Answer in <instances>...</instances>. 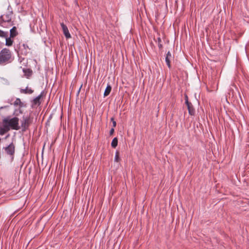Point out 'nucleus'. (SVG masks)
Listing matches in <instances>:
<instances>
[{
  "label": "nucleus",
  "instance_id": "6e6552de",
  "mask_svg": "<svg viewBox=\"0 0 249 249\" xmlns=\"http://www.w3.org/2000/svg\"><path fill=\"white\" fill-rule=\"evenodd\" d=\"M172 58H173V57H172V55L171 53L170 52V51H168L167 52L166 57H165V62H166V63L169 69H170L171 67L170 63H171V60L172 59Z\"/></svg>",
  "mask_w": 249,
  "mask_h": 249
},
{
  "label": "nucleus",
  "instance_id": "f8f14e48",
  "mask_svg": "<svg viewBox=\"0 0 249 249\" xmlns=\"http://www.w3.org/2000/svg\"><path fill=\"white\" fill-rule=\"evenodd\" d=\"M15 106H19L20 107H23V104L21 102L19 98H17L14 103Z\"/></svg>",
  "mask_w": 249,
  "mask_h": 249
},
{
  "label": "nucleus",
  "instance_id": "0eeeda50",
  "mask_svg": "<svg viewBox=\"0 0 249 249\" xmlns=\"http://www.w3.org/2000/svg\"><path fill=\"white\" fill-rule=\"evenodd\" d=\"M2 22H0V24L3 26V22H10L11 20L10 15L9 14H4L1 16Z\"/></svg>",
  "mask_w": 249,
  "mask_h": 249
},
{
  "label": "nucleus",
  "instance_id": "f257e3e1",
  "mask_svg": "<svg viewBox=\"0 0 249 249\" xmlns=\"http://www.w3.org/2000/svg\"><path fill=\"white\" fill-rule=\"evenodd\" d=\"M19 119L15 117L11 118L10 116L4 118L1 124H0V135H2L10 130H18L20 127L19 124Z\"/></svg>",
  "mask_w": 249,
  "mask_h": 249
},
{
  "label": "nucleus",
  "instance_id": "f3484780",
  "mask_svg": "<svg viewBox=\"0 0 249 249\" xmlns=\"http://www.w3.org/2000/svg\"><path fill=\"white\" fill-rule=\"evenodd\" d=\"M118 144V139L117 138H114L113 140L112 141L111 145V146L115 148L117 146Z\"/></svg>",
  "mask_w": 249,
  "mask_h": 249
},
{
  "label": "nucleus",
  "instance_id": "9d476101",
  "mask_svg": "<svg viewBox=\"0 0 249 249\" xmlns=\"http://www.w3.org/2000/svg\"><path fill=\"white\" fill-rule=\"evenodd\" d=\"M20 92L21 93L30 94L33 93L34 91L31 89H29L28 87H26L25 89H20Z\"/></svg>",
  "mask_w": 249,
  "mask_h": 249
},
{
  "label": "nucleus",
  "instance_id": "6ab92c4d",
  "mask_svg": "<svg viewBox=\"0 0 249 249\" xmlns=\"http://www.w3.org/2000/svg\"><path fill=\"white\" fill-rule=\"evenodd\" d=\"M111 121L112 122L113 127H116V121L114 120V119H113V118H111Z\"/></svg>",
  "mask_w": 249,
  "mask_h": 249
},
{
  "label": "nucleus",
  "instance_id": "f03ea898",
  "mask_svg": "<svg viewBox=\"0 0 249 249\" xmlns=\"http://www.w3.org/2000/svg\"><path fill=\"white\" fill-rule=\"evenodd\" d=\"M11 57L10 50L7 49H3L0 52V65H4L7 64Z\"/></svg>",
  "mask_w": 249,
  "mask_h": 249
},
{
  "label": "nucleus",
  "instance_id": "20e7f679",
  "mask_svg": "<svg viewBox=\"0 0 249 249\" xmlns=\"http://www.w3.org/2000/svg\"><path fill=\"white\" fill-rule=\"evenodd\" d=\"M31 123V119L28 116H23L21 121V126L23 131L27 130Z\"/></svg>",
  "mask_w": 249,
  "mask_h": 249
},
{
  "label": "nucleus",
  "instance_id": "393cba45",
  "mask_svg": "<svg viewBox=\"0 0 249 249\" xmlns=\"http://www.w3.org/2000/svg\"><path fill=\"white\" fill-rule=\"evenodd\" d=\"M158 41H159V42H160L161 39L160 38H158Z\"/></svg>",
  "mask_w": 249,
  "mask_h": 249
},
{
  "label": "nucleus",
  "instance_id": "2eb2a0df",
  "mask_svg": "<svg viewBox=\"0 0 249 249\" xmlns=\"http://www.w3.org/2000/svg\"><path fill=\"white\" fill-rule=\"evenodd\" d=\"M42 97V93H41L40 95H39L38 96H37L36 98H35L34 99V104H35V105H39L40 102V100L41 99Z\"/></svg>",
  "mask_w": 249,
  "mask_h": 249
},
{
  "label": "nucleus",
  "instance_id": "4468645a",
  "mask_svg": "<svg viewBox=\"0 0 249 249\" xmlns=\"http://www.w3.org/2000/svg\"><path fill=\"white\" fill-rule=\"evenodd\" d=\"M187 108L188 109L189 114L191 115H194L195 114V110L192 104L190 106H188V107Z\"/></svg>",
  "mask_w": 249,
  "mask_h": 249
},
{
  "label": "nucleus",
  "instance_id": "a878e982",
  "mask_svg": "<svg viewBox=\"0 0 249 249\" xmlns=\"http://www.w3.org/2000/svg\"><path fill=\"white\" fill-rule=\"evenodd\" d=\"M5 107H0V109H2V108H4Z\"/></svg>",
  "mask_w": 249,
  "mask_h": 249
},
{
  "label": "nucleus",
  "instance_id": "dca6fc26",
  "mask_svg": "<svg viewBox=\"0 0 249 249\" xmlns=\"http://www.w3.org/2000/svg\"><path fill=\"white\" fill-rule=\"evenodd\" d=\"M7 36H8V33L7 32H5L0 30V37L5 39Z\"/></svg>",
  "mask_w": 249,
  "mask_h": 249
},
{
  "label": "nucleus",
  "instance_id": "aec40b11",
  "mask_svg": "<svg viewBox=\"0 0 249 249\" xmlns=\"http://www.w3.org/2000/svg\"><path fill=\"white\" fill-rule=\"evenodd\" d=\"M185 104L187 105V107H188V106H190L192 105V104L188 101V100H186Z\"/></svg>",
  "mask_w": 249,
  "mask_h": 249
},
{
  "label": "nucleus",
  "instance_id": "4be33fe9",
  "mask_svg": "<svg viewBox=\"0 0 249 249\" xmlns=\"http://www.w3.org/2000/svg\"><path fill=\"white\" fill-rule=\"evenodd\" d=\"M158 46L160 48H161L162 47V45L160 43H159Z\"/></svg>",
  "mask_w": 249,
  "mask_h": 249
},
{
  "label": "nucleus",
  "instance_id": "5701e85b",
  "mask_svg": "<svg viewBox=\"0 0 249 249\" xmlns=\"http://www.w3.org/2000/svg\"><path fill=\"white\" fill-rule=\"evenodd\" d=\"M18 111H19V113H22V111H21V110L20 109H18Z\"/></svg>",
  "mask_w": 249,
  "mask_h": 249
},
{
  "label": "nucleus",
  "instance_id": "b1692460",
  "mask_svg": "<svg viewBox=\"0 0 249 249\" xmlns=\"http://www.w3.org/2000/svg\"><path fill=\"white\" fill-rule=\"evenodd\" d=\"M188 100V96L187 95L185 96V100Z\"/></svg>",
  "mask_w": 249,
  "mask_h": 249
},
{
  "label": "nucleus",
  "instance_id": "7ed1b4c3",
  "mask_svg": "<svg viewBox=\"0 0 249 249\" xmlns=\"http://www.w3.org/2000/svg\"><path fill=\"white\" fill-rule=\"evenodd\" d=\"M3 154L9 157L11 160L14 158L15 153V144L13 142H11L9 144L3 147L2 148Z\"/></svg>",
  "mask_w": 249,
  "mask_h": 249
},
{
  "label": "nucleus",
  "instance_id": "423d86ee",
  "mask_svg": "<svg viewBox=\"0 0 249 249\" xmlns=\"http://www.w3.org/2000/svg\"><path fill=\"white\" fill-rule=\"evenodd\" d=\"M61 26L62 27L63 34H64L65 37L67 38H69L71 37V34L69 33V30L66 25H65L63 23H61L60 24Z\"/></svg>",
  "mask_w": 249,
  "mask_h": 249
},
{
  "label": "nucleus",
  "instance_id": "9b49d317",
  "mask_svg": "<svg viewBox=\"0 0 249 249\" xmlns=\"http://www.w3.org/2000/svg\"><path fill=\"white\" fill-rule=\"evenodd\" d=\"M111 87L110 85L108 84L104 93L105 97L107 96L110 93L111 90Z\"/></svg>",
  "mask_w": 249,
  "mask_h": 249
},
{
  "label": "nucleus",
  "instance_id": "1a4fd4ad",
  "mask_svg": "<svg viewBox=\"0 0 249 249\" xmlns=\"http://www.w3.org/2000/svg\"><path fill=\"white\" fill-rule=\"evenodd\" d=\"M18 32L17 28L14 26L10 30V37H14L18 35Z\"/></svg>",
  "mask_w": 249,
  "mask_h": 249
},
{
  "label": "nucleus",
  "instance_id": "39448f33",
  "mask_svg": "<svg viewBox=\"0 0 249 249\" xmlns=\"http://www.w3.org/2000/svg\"><path fill=\"white\" fill-rule=\"evenodd\" d=\"M28 46L25 43L22 44H19V50L21 53L22 54L26 55L28 53V50H29Z\"/></svg>",
  "mask_w": 249,
  "mask_h": 249
},
{
  "label": "nucleus",
  "instance_id": "a211bd4d",
  "mask_svg": "<svg viewBox=\"0 0 249 249\" xmlns=\"http://www.w3.org/2000/svg\"><path fill=\"white\" fill-rule=\"evenodd\" d=\"M120 159L119 157V151H117L115 152L114 161L115 162H119L120 161Z\"/></svg>",
  "mask_w": 249,
  "mask_h": 249
},
{
  "label": "nucleus",
  "instance_id": "412c9836",
  "mask_svg": "<svg viewBox=\"0 0 249 249\" xmlns=\"http://www.w3.org/2000/svg\"><path fill=\"white\" fill-rule=\"evenodd\" d=\"M114 132V129L113 128H112L109 131V134L110 135H112Z\"/></svg>",
  "mask_w": 249,
  "mask_h": 249
},
{
  "label": "nucleus",
  "instance_id": "ddd939ff",
  "mask_svg": "<svg viewBox=\"0 0 249 249\" xmlns=\"http://www.w3.org/2000/svg\"><path fill=\"white\" fill-rule=\"evenodd\" d=\"M11 38L10 36L9 37L7 36L4 39L6 42V45L10 46L12 45L13 41L11 39Z\"/></svg>",
  "mask_w": 249,
  "mask_h": 249
}]
</instances>
